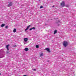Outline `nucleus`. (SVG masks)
<instances>
[{
  "label": "nucleus",
  "mask_w": 76,
  "mask_h": 76,
  "mask_svg": "<svg viewBox=\"0 0 76 76\" xmlns=\"http://www.w3.org/2000/svg\"><path fill=\"white\" fill-rule=\"evenodd\" d=\"M67 42L66 41H64L63 43L64 46V47H67Z\"/></svg>",
  "instance_id": "1"
},
{
  "label": "nucleus",
  "mask_w": 76,
  "mask_h": 76,
  "mask_svg": "<svg viewBox=\"0 0 76 76\" xmlns=\"http://www.w3.org/2000/svg\"><path fill=\"white\" fill-rule=\"evenodd\" d=\"M61 6L62 7H64V6H65V2H64V1H62V2L61 3Z\"/></svg>",
  "instance_id": "2"
},
{
  "label": "nucleus",
  "mask_w": 76,
  "mask_h": 76,
  "mask_svg": "<svg viewBox=\"0 0 76 76\" xmlns=\"http://www.w3.org/2000/svg\"><path fill=\"white\" fill-rule=\"evenodd\" d=\"M61 22L59 20H58L56 22L57 26H59V25H61Z\"/></svg>",
  "instance_id": "3"
},
{
  "label": "nucleus",
  "mask_w": 76,
  "mask_h": 76,
  "mask_svg": "<svg viewBox=\"0 0 76 76\" xmlns=\"http://www.w3.org/2000/svg\"><path fill=\"white\" fill-rule=\"evenodd\" d=\"M12 2H11L10 3H8V7H9L10 6H12Z\"/></svg>",
  "instance_id": "4"
},
{
  "label": "nucleus",
  "mask_w": 76,
  "mask_h": 76,
  "mask_svg": "<svg viewBox=\"0 0 76 76\" xmlns=\"http://www.w3.org/2000/svg\"><path fill=\"white\" fill-rule=\"evenodd\" d=\"M30 26H31V25H29V26H27V28H26L25 30V32H26V31L28 29H29V27H30Z\"/></svg>",
  "instance_id": "5"
},
{
  "label": "nucleus",
  "mask_w": 76,
  "mask_h": 76,
  "mask_svg": "<svg viewBox=\"0 0 76 76\" xmlns=\"http://www.w3.org/2000/svg\"><path fill=\"white\" fill-rule=\"evenodd\" d=\"M45 50H46L48 52H50V49L48 48H46L45 49Z\"/></svg>",
  "instance_id": "6"
},
{
  "label": "nucleus",
  "mask_w": 76,
  "mask_h": 76,
  "mask_svg": "<svg viewBox=\"0 0 76 76\" xmlns=\"http://www.w3.org/2000/svg\"><path fill=\"white\" fill-rule=\"evenodd\" d=\"M28 38H24V41L25 42H26L27 41H28Z\"/></svg>",
  "instance_id": "7"
},
{
  "label": "nucleus",
  "mask_w": 76,
  "mask_h": 76,
  "mask_svg": "<svg viewBox=\"0 0 76 76\" xmlns=\"http://www.w3.org/2000/svg\"><path fill=\"white\" fill-rule=\"evenodd\" d=\"M4 57V56H3V54H1L0 55V58H3Z\"/></svg>",
  "instance_id": "8"
},
{
  "label": "nucleus",
  "mask_w": 76,
  "mask_h": 76,
  "mask_svg": "<svg viewBox=\"0 0 76 76\" xmlns=\"http://www.w3.org/2000/svg\"><path fill=\"white\" fill-rule=\"evenodd\" d=\"M24 50L26 51H28L29 50V49H28V48H26Z\"/></svg>",
  "instance_id": "9"
},
{
  "label": "nucleus",
  "mask_w": 76,
  "mask_h": 76,
  "mask_svg": "<svg viewBox=\"0 0 76 76\" xmlns=\"http://www.w3.org/2000/svg\"><path fill=\"white\" fill-rule=\"evenodd\" d=\"M9 45H7L6 46V48L7 50H9Z\"/></svg>",
  "instance_id": "10"
},
{
  "label": "nucleus",
  "mask_w": 76,
  "mask_h": 76,
  "mask_svg": "<svg viewBox=\"0 0 76 76\" xmlns=\"http://www.w3.org/2000/svg\"><path fill=\"white\" fill-rule=\"evenodd\" d=\"M16 32V29L15 28L13 30V32Z\"/></svg>",
  "instance_id": "11"
},
{
  "label": "nucleus",
  "mask_w": 76,
  "mask_h": 76,
  "mask_svg": "<svg viewBox=\"0 0 76 76\" xmlns=\"http://www.w3.org/2000/svg\"><path fill=\"white\" fill-rule=\"evenodd\" d=\"M57 30H55V31H54V34H56V33H57Z\"/></svg>",
  "instance_id": "12"
},
{
  "label": "nucleus",
  "mask_w": 76,
  "mask_h": 76,
  "mask_svg": "<svg viewBox=\"0 0 76 76\" xmlns=\"http://www.w3.org/2000/svg\"><path fill=\"white\" fill-rule=\"evenodd\" d=\"M36 47L37 48H39V45H36Z\"/></svg>",
  "instance_id": "13"
},
{
  "label": "nucleus",
  "mask_w": 76,
  "mask_h": 76,
  "mask_svg": "<svg viewBox=\"0 0 76 76\" xmlns=\"http://www.w3.org/2000/svg\"><path fill=\"white\" fill-rule=\"evenodd\" d=\"M4 26V24H2V25H1V27H3V26Z\"/></svg>",
  "instance_id": "14"
},
{
  "label": "nucleus",
  "mask_w": 76,
  "mask_h": 76,
  "mask_svg": "<svg viewBox=\"0 0 76 76\" xmlns=\"http://www.w3.org/2000/svg\"><path fill=\"white\" fill-rule=\"evenodd\" d=\"M43 56V53H41L40 55V57H41V56Z\"/></svg>",
  "instance_id": "15"
},
{
  "label": "nucleus",
  "mask_w": 76,
  "mask_h": 76,
  "mask_svg": "<svg viewBox=\"0 0 76 76\" xmlns=\"http://www.w3.org/2000/svg\"><path fill=\"white\" fill-rule=\"evenodd\" d=\"M32 70H34V71H36V69H32Z\"/></svg>",
  "instance_id": "16"
},
{
  "label": "nucleus",
  "mask_w": 76,
  "mask_h": 76,
  "mask_svg": "<svg viewBox=\"0 0 76 76\" xmlns=\"http://www.w3.org/2000/svg\"><path fill=\"white\" fill-rule=\"evenodd\" d=\"M32 28V29H35V27H33Z\"/></svg>",
  "instance_id": "17"
},
{
  "label": "nucleus",
  "mask_w": 76,
  "mask_h": 76,
  "mask_svg": "<svg viewBox=\"0 0 76 76\" xmlns=\"http://www.w3.org/2000/svg\"><path fill=\"white\" fill-rule=\"evenodd\" d=\"M72 26H73V27H76V26L75 25H72Z\"/></svg>",
  "instance_id": "18"
},
{
  "label": "nucleus",
  "mask_w": 76,
  "mask_h": 76,
  "mask_svg": "<svg viewBox=\"0 0 76 76\" xmlns=\"http://www.w3.org/2000/svg\"><path fill=\"white\" fill-rule=\"evenodd\" d=\"M43 7L42 6H41L40 7V8L41 9V8H42Z\"/></svg>",
  "instance_id": "19"
},
{
  "label": "nucleus",
  "mask_w": 76,
  "mask_h": 76,
  "mask_svg": "<svg viewBox=\"0 0 76 76\" xmlns=\"http://www.w3.org/2000/svg\"><path fill=\"white\" fill-rule=\"evenodd\" d=\"M6 28V29L7 28H8V27L7 26H6L5 27Z\"/></svg>",
  "instance_id": "20"
},
{
  "label": "nucleus",
  "mask_w": 76,
  "mask_h": 76,
  "mask_svg": "<svg viewBox=\"0 0 76 76\" xmlns=\"http://www.w3.org/2000/svg\"><path fill=\"white\" fill-rule=\"evenodd\" d=\"M32 28H31L29 30L30 31H31V30H32Z\"/></svg>",
  "instance_id": "21"
},
{
  "label": "nucleus",
  "mask_w": 76,
  "mask_h": 76,
  "mask_svg": "<svg viewBox=\"0 0 76 76\" xmlns=\"http://www.w3.org/2000/svg\"><path fill=\"white\" fill-rule=\"evenodd\" d=\"M54 7V6L53 5V6H52V7Z\"/></svg>",
  "instance_id": "22"
},
{
  "label": "nucleus",
  "mask_w": 76,
  "mask_h": 76,
  "mask_svg": "<svg viewBox=\"0 0 76 76\" xmlns=\"http://www.w3.org/2000/svg\"><path fill=\"white\" fill-rule=\"evenodd\" d=\"M23 76H26V75H23Z\"/></svg>",
  "instance_id": "23"
},
{
  "label": "nucleus",
  "mask_w": 76,
  "mask_h": 76,
  "mask_svg": "<svg viewBox=\"0 0 76 76\" xmlns=\"http://www.w3.org/2000/svg\"><path fill=\"white\" fill-rule=\"evenodd\" d=\"M14 47H16V45H15V46H14Z\"/></svg>",
  "instance_id": "24"
},
{
  "label": "nucleus",
  "mask_w": 76,
  "mask_h": 76,
  "mask_svg": "<svg viewBox=\"0 0 76 76\" xmlns=\"http://www.w3.org/2000/svg\"><path fill=\"white\" fill-rule=\"evenodd\" d=\"M0 75H1V73H0Z\"/></svg>",
  "instance_id": "25"
},
{
  "label": "nucleus",
  "mask_w": 76,
  "mask_h": 76,
  "mask_svg": "<svg viewBox=\"0 0 76 76\" xmlns=\"http://www.w3.org/2000/svg\"><path fill=\"white\" fill-rule=\"evenodd\" d=\"M39 0V1H40V0Z\"/></svg>",
  "instance_id": "26"
}]
</instances>
